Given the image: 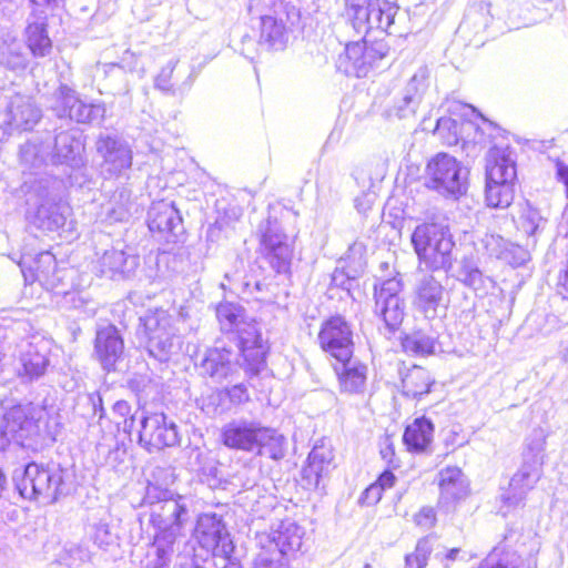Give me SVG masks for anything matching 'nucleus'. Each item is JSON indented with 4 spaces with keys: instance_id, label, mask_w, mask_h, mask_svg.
Here are the masks:
<instances>
[{
    "instance_id": "nucleus-1",
    "label": "nucleus",
    "mask_w": 568,
    "mask_h": 568,
    "mask_svg": "<svg viewBox=\"0 0 568 568\" xmlns=\"http://www.w3.org/2000/svg\"><path fill=\"white\" fill-rule=\"evenodd\" d=\"M143 500L150 506L149 523L154 529L153 536L159 537L162 542L170 540L180 544L191 517L186 498L149 481Z\"/></svg>"
},
{
    "instance_id": "nucleus-2",
    "label": "nucleus",
    "mask_w": 568,
    "mask_h": 568,
    "mask_svg": "<svg viewBox=\"0 0 568 568\" xmlns=\"http://www.w3.org/2000/svg\"><path fill=\"white\" fill-rule=\"evenodd\" d=\"M64 470L60 466L28 464L14 471L13 481L19 494L29 500L53 504L64 494Z\"/></svg>"
},
{
    "instance_id": "nucleus-3",
    "label": "nucleus",
    "mask_w": 568,
    "mask_h": 568,
    "mask_svg": "<svg viewBox=\"0 0 568 568\" xmlns=\"http://www.w3.org/2000/svg\"><path fill=\"white\" fill-rule=\"evenodd\" d=\"M410 240L420 264L433 271L452 267L455 242L447 225L423 223L416 226Z\"/></svg>"
},
{
    "instance_id": "nucleus-4",
    "label": "nucleus",
    "mask_w": 568,
    "mask_h": 568,
    "mask_svg": "<svg viewBox=\"0 0 568 568\" xmlns=\"http://www.w3.org/2000/svg\"><path fill=\"white\" fill-rule=\"evenodd\" d=\"M516 176V165L510 152L507 149L491 148L486 156L485 197L488 206L505 209L511 204Z\"/></svg>"
},
{
    "instance_id": "nucleus-5",
    "label": "nucleus",
    "mask_w": 568,
    "mask_h": 568,
    "mask_svg": "<svg viewBox=\"0 0 568 568\" xmlns=\"http://www.w3.org/2000/svg\"><path fill=\"white\" fill-rule=\"evenodd\" d=\"M175 317L166 311L156 310L144 317L148 351L154 358L164 362L181 346V336L175 327Z\"/></svg>"
},
{
    "instance_id": "nucleus-6",
    "label": "nucleus",
    "mask_w": 568,
    "mask_h": 568,
    "mask_svg": "<svg viewBox=\"0 0 568 568\" xmlns=\"http://www.w3.org/2000/svg\"><path fill=\"white\" fill-rule=\"evenodd\" d=\"M467 171L454 156L438 153L426 166V186L443 195L458 196L466 192Z\"/></svg>"
},
{
    "instance_id": "nucleus-7",
    "label": "nucleus",
    "mask_w": 568,
    "mask_h": 568,
    "mask_svg": "<svg viewBox=\"0 0 568 568\" xmlns=\"http://www.w3.org/2000/svg\"><path fill=\"white\" fill-rule=\"evenodd\" d=\"M397 10L389 0H351L347 17L358 31L379 30L390 34Z\"/></svg>"
},
{
    "instance_id": "nucleus-8",
    "label": "nucleus",
    "mask_w": 568,
    "mask_h": 568,
    "mask_svg": "<svg viewBox=\"0 0 568 568\" xmlns=\"http://www.w3.org/2000/svg\"><path fill=\"white\" fill-rule=\"evenodd\" d=\"M402 291V280L396 276L374 285V314L384 322L389 333L398 329L405 316Z\"/></svg>"
},
{
    "instance_id": "nucleus-9",
    "label": "nucleus",
    "mask_w": 568,
    "mask_h": 568,
    "mask_svg": "<svg viewBox=\"0 0 568 568\" xmlns=\"http://www.w3.org/2000/svg\"><path fill=\"white\" fill-rule=\"evenodd\" d=\"M258 232L262 254L271 267L276 273H287L291 268L293 247L280 223L267 219L260 224Z\"/></svg>"
},
{
    "instance_id": "nucleus-10",
    "label": "nucleus",
    "mask_w": 568,
    "mask_h": 568,
    "mask_svg": "<svg viewBox=\"0 0 568 568\" xmlns=\"http://www.w3.org/2000/svg\"><path fill=\"white\" fill-rule=\"evenodd\" d=\"M41 412L31 404L16 405L8 409L2 419L21 447L37 450L41 439Z\"/></svg>"
},
{
    "instance_id": "nucleus-11",
    "label": "nucleus",
    "mask_w": 568,
    "mask_h": 568,
    "mask_svg": "<svg viewBox=\"0 0 568 568\" xmlns=\"http://www.w3.org/2000/svg\"><path fill=\"white\" fill-rule=\"evenodd\" d=\"M41 412L31 404L16 405L8 409L2 419L21 447L37 450L41 439Z\"/></svg>"
},
{
    "instance_id": "nucleus-12",
    "label": "nucleus",
    "mask_w": 568,
    "mask_h": 568,
    "mask_svg": "<svg viewBox=\"0 0 568 568\" xmlns=\"http://www.w3.org/2000/svg\"><path fill=\"white\" fill-rule=\"evenodd\" d=\"M41 412L31 404L16 405L8 409L2 419L21 447L37 450L41 439Z\"/></svg>"
},
{
    "instance_id": "nucleus-13",
    "label": "nucleus",
    "mask_w": 568,
    "mask_h": 568,
    "mask_svg": "<svg viewBox=\"0 0 568 568\" xmlns=\"http://www.w3.org/2000/svg\"><path fill=\"white\" fill-rule=\"evenodd\" d=\"M95 150L102 159L101 171L106 178L124 176L132 166L133 151L123 138L101 133L97 139Z\"/></svg>"
},
{
    "instance_id": "nucleus-14",
    "label": "nucleus",
    "mask_w": 568,
    "mask_h": 568,
    "mask_svg": "<svg viewBox=\"0 0 568 568\" xmlns=\"http://www.w3.org/2000/svg\"><path fill=\"white\" fill-rule=\"evenodd\" d=\"M195 538L200 546L211 551L214 557L227 559L234 550L222 518L215 514H203L197 518Z\"/></svg>"
},
{
    "instance_id": "nucleus-15",
    "label": "nucleus",
    "mask_w": 568,
    "mask_h": 568,
    "mask_svg": "<svg viewBox=\"0 0 568 568\" xmlns=\"http://www.w3.org/2000/svg\"><path fill=\"white\" fill-rule=\"evenodd\" d=\"M318 343L321 348L337 362L353 356V332L342 316H333L322 324Z\"/></svg>"
},
{
    "instance_id": "nucleus-16",
    "label": "nucleus",
    "mask_w": 568,
    "mask_h": 568,
    "mask_svg": "<svg viewBox=\"0 0 568 568\" xmlns=\"http://www.w3.org/2000/svg\"><path fill=\"white\" fill-rule=\"evenodd\" d=\"M140 424L139 442L149 452L172 447L180 442L178 426L163 413L143 415Z\"/></svg>"
},
{
    "instance_id": "nucleus-17",
    "label": "nucleus",
    "mask_w": 568,
    "mask_h": 568,
    "mask_svg": "<svg viewBox=\"0 0 568 568\" xmlns=\"http://www.w3.org/2000/svg\"><path fill=\"white\" fill-rule=\"evenodd\" d=\"M52 110L60 119L69 118L78 123H91L102 120L105 115L103 104H87L67 85H61L55 92Z\"/></svg>"
},
{
    "instance_id": "nucleus-18",
    "label": "nucleus",
    "mask_w": 568,
    "mask_h": 568,
    "mask_svg": "<svg viewBox=\"0 0 568 568\" xmlns=\"http://www.w3.org/2000/svg\"><path fill=\"white\" fill-rule=\"evenodd\" d=\"M239 334L243 368L248 375H257L265 366L267 346L255 323H242Z\"/></svg>"
},
{
    "instance_id": "nucleus-19",
    "label": "nucleus",
    "mask_w": 568,
    "mask_h": 568,
    "mask_svg": "<svg viewBox=\"0 0 568 568\" xmlns=\"http://www.w3.org/2000/svg\"><path fill=\"white\" fill-rule=\"evenodd\" d=\"M428 69L420 67L409 79L400 97L387 110L388 116L397 119H409L414 116L428 88Z\"/></svg>"
},
{
    "instance_id": "nucleus-20",
    "label": "nucleus",
    "mask_w": 568,
    "mask_h": 568,
    "mask_svg": "<svg viewBox=\"0 0 568 568\" xmlns=\"http://www.w3.org/2000/svg\"><path fill=\"white\" fill-rule=\"evenodd\" d=\"M41 116V110L31 97L16 94L0 112V126L28 131L39 122Z\"/></svg>"
},
{
    "instance_id": "nucleus-21",
    "label": "nucleus",
    "mask_w": 568,
    "mask_h": 568,
    "mask_svg": "<svg viewBox=\"0 0 568 568\" xmlns=\"http://www.w3.org/2000/svg\"><path fill=\"white\" fill-rule=\"evenodd\" d=\"M19 265L26 281L39 282L47 290H57L61 282L55 256L48 251L39 253L33 260L23 256Z\"/></svg>"
},
{
    "instance_id": "nucleus-22",
    "label": "nucleus",
    "mask_w": 568,
    "mask_h": 568,
    "mask_svg": "<svg viewBox=\"0 0 568 568\" xmlns=\"http://www.w3.org/2000/svg\"><path fill=\"white\" fill-rule=\"evenodd\" d=\"M138 265V255L116 247L105 250L94 262L98 274L111 280L129 277L134 273Z\"/></svg>"
},
{
    "instance_id": "nucleus-23",
    "label": "nucleus",
    "mask_w": 568,
    "mask_h": 568,
    "mask_svg": "<svg viewBox=\"0 0 568 568\" xmlns=\"http://www.w3.org/2000/svg\"><path fill=\"white\" fill-rule=\"evenodd\" d=\"M261 427L255 420L233 419L223 426L221 440L227 448L251 453L256 448Z\"/></svg>"
},
{
    "instance_id": "nucleus-24",
    "label": "nucleus",
    "mask_w": 568,
    "mask_h": 568,
    "mask_svg": "<svg viewBox=\"0 0 568 568\" xmlns=\"http://www.w3.org/2000/svg\"><path fill=\"white\" fill-rule=\"evenodd\" d=\"M304 530L294 521L286 519L272 528L270 534L262 535L260 542H268L271 551L277 557H286L301 549Z\"/></svg>"
},
{
    "instance_id": "nucleus-25",
    "label": "nucleus",
    "mask_w": 568,
    "mask_h": 568,
    "mask_svg": "<svg viewBox=\"0 0 568 568\" xmlns=\"http://www.w3.org/2000/svg\"><path fill=\"white\" fill-rule=\"evenodd\" d=\"M94 352L105 371L115 368V364L122 358L124 342L114 325L101 326L97 331Z\"/></svg>"
},
{
    "instance_id": "nucleus-26",
    "label": "nucleus",
    "mask_w": 568,
    "mask_h": 568,
    "mask_svg": "<svg viewBox=\"0 0 568 568\" xmlns=\"http://www.w3.org/2000/svg\"><path fill=\"white\" fill-rule=\"evenodd\" d=\"M541 476L542 466L538 460H523L520 468L510 479L509 489L503 497L504 501L509 506L519 505L535 488Z\"/></svg>"
},
{
    "instance_id": "nucleus-27",
    "label": "nucleus",
    "mask_w": 568,
    "mask_h": 568,
    "mask_svg": "<svg viewBox=\"0 0 568 568\" xmlns=\"http://www.w3.org/2000/svg\"><path fill=\"white\" fill-rule=\"evenodd\" d=\"M148 225L151 232L176 237L182 231V217L173 202L159 201L148 212Z\"/></svg>"
},
{
    "instance_id": "nucleus-28",
    "label": "nucleus",
    "mask_w": 568,
    "mask_h": 568,
    "mask_svg": "<svg viewBox=\"0 0 568 568\" xmlns=\"http://www.w3.org/2000/svg\"><path fill=\"white\" fill-rule=\"evenodd\" d=\"M334 454L331 445L321 440L315 444L303 468V479L310 488H317L323 478L327 477L334 468Z\"/></svg>"
},
{
    "instance_id": "nucleus-29",
    "label": "nucleus",
    "mask_w": 568,
    "mask_h": 568,
    "mask_svg": "<svg viewBox=\"0 0 568 568\" xmlns=\"http://www.w3.org/2000/svg\"><path fill=\"white\" fill-rule=\"evenodd\" d=\"M232 358V352L226 348H209L200 362L201 373L216 382H222L233 376L239 369V364Z\"/></svg>"
},
{
    "instance_id": "nucleus-30",
    "label": "nucleus",
    "mask_w": 568,
    "mask_h": 568,
    "mask_svg": "<svg viewBox=\"0 0 568 568\" xmlns=\"http://www.w3.org/2000/svg\"><path fill=\"white\" fill-rule=\"evenodd\" d=\"M416 306L426 315L434 317L443 305L444 287L433 274H424L416 284Z\"/></svg>"
},
{
    "instance_id": "nucleus-31",
    "label": "nucleus",
    "mask_w": 568,
    "mask_h": 568,
    "mask_svg": "<svg viewBox=\"0 0 568 568\" xmlns=\"http://www.w3.org/2000/svg\"><path fill=\"white\" fill-rule=\"evenodd\" d=\"M339 366L334 369L338 377L339 388L344 393L359 394L365 390L367 366L353 356L346 361H338Z\"/></svg>"
},
{
    "instance_id": "nucleus-32",
    "label": "nucleus",
    "mask_w": 568,
    "mask_h": 568,
    "mask_svg": "<svg viewBox=\"0 0 568 568\" xmlns=\"http://www.w3.org/2000/svg\"><path fill=\"white\" fill-rule=\"evenodd\" d=\"M480 244L488 255L505 260L514 265H521L528 257L527 251L507 242L497 234L486 233L480 239Z\"/></svg>"
},
{
    "instance_id": "nucleus-33",
    "label": "nucleus",
    "mask_w": 568,
    "mask_h": 568,
    "mask_svg": "<svg viewBox=\"0 0 568 568\" xmlns=\"http://www.w3.org/2000/svg\"><path fill=\"white\" fill-rule=\"evenodd\" d=\"M179 62V58H172L168 61V63L161 69V71L154 78L155 89L172 97H183L190 91L199 71L195 70V67L193 65L186 79L181 84H175L172 82V75Z\"/></svg>"
},
{
    "instance_id": "nucleus-34",
    "label": "nucleus",
    "mask_w": 568,
    "mask_h": 568,
    "mask_svg": "<svg viewBox=\"0 0 568 568\" xmlns=\"http://www.w3.org/2000/svg\"><path fill=\"white\" fill-rule=\"evenodd\" d=\"M48 354L47 343L28 344L20 357L22 375L31 381L44 375L50 364Z\"/></svg>"
},
{
    "instance_id": "nucleus-35",
    "label": "nucleus",
    "mask_w": 568,
    "mask_h": 568,
    "mask_svg": "<svg viewBox=\"0 0 568 568\" xmlns=\"http://www.w3.org/2000/svg\"><path fill=\"white\" fill-rule=\"evenodd\" d=\"M65 207H63L54 197L47 196L38 205L32 224L43 231H55L65 223Z\"/></svg>"
},
{
    "instance_id": "nucleus-36",
    "label": "nucleus",
    "mask_w": 568,
    "mask_h": 568,
    "mask_svg": "<svg viewBox=\"0 0 568 568\" xmlns=\"http://www.w3.org/2000/svg\"><path fill=\"white\" fill-rule=\"evenodd\" d=\"M435 379L430 373L420 367L413 366L402 377V394L408 398L420 400L430 393Z\"/></svg>"
},
{
    "instance_id": "nucleus-37",
    "label": "nucleus",
    "mask_w": 568,
    "mask_h": 568,
    "mask_svg": "<svg viewBox=\"0 0 568 568\" xmlns=\"http://www.w3.org/2000/svg\"><path fill=\"white\" fill-rule=\"evenodd\" d=\"M43 13L34 6V11L39 13L41 21L32 22L27 27V43L34 57H45L50 53L52 43L47 32L44 22L48 8H43Z\"/></svg>"
},
{
    "instance_id": "nucleus-38",
    "label": "nucleus",
    "mask_w": 568,
    "mask_h": 568,
    "mask_svg": "<svg viewBox=\"0 0 568 568\" xmlns=\"http://www.w3.org/2000/svg\"><path fill=\"white\" fill-rule=\"evenodd\" d=\"M439 488L442 498L446 500H459L468 494L467 480L457 467H447L440 470Z\"/></svg>"
},
{
    "instance_id": "nucleus-39",
    "label": "nucleus",
    "mask_w": 568,
    "mask_h": 568,
    "mask_svg": "<svg viewBox=\"0 0 568 568\" xmlns=\"http://www.w3.org/2000/svg\"><path fill=\"white\" fill-rule=\"evenodd\" d=\"M434 426L425 417L416 418L409 424L403 436V440L409 450L424 452L433 440Z\"/></svg>"
},
{
    "instance_id": "nucleus-40",
    "label": "nucleus",
    "mask_w": 568,
    "mask_h": 568,
    "mask_svg": "<svg viewBox=\"0 0 568 568\" xmlns=\"http://www.w3.org/2000/svg\"><path fill=\"white\" fill-rule=\"evenodd\" d=\"M347 62L344 67L346 74L354 75L356 78L366 77L371 67L368 59L366 58V41H356L349 43L345 48V57L339 59L341 67Z\"/></svg>"
},
{
    "instance_id": "nucleus-41",
    "label": "nucleus",
    "mask_w": 568,
    "mask_h": 568,
    "mask_svg": "<svg viewBox=\"0 0 568 568\" xmlns=\"http://www.w3.org/2000/svg\"><path fill=\"white\" fill-rule=\"evenodd\" d=\"M83 145L68 132H61L55 136L52 160L57 164L78 165Z\"/></svg>"
},
{
    "instance_id": "nucleus-42",
    "label": "nucleus",
    "mask_w": 568,
    "mask_h": 568,
    "mask_svg": "<svg viewBox=\"0 0 568 568\" xmlns=\"http://www.w3.org/2000/svg\"><path fill=\"white\" fill-rule=\"evenodd\" d=\"M131 207V192L126 187H121L102 205V211L110 222H122L130 216Z\"/></svg>"
},
{
    "instance_id": "nucleus-43",
    "label": "nucleus",
    "mask_w": 568,
    "mask_h": 568,
    "mask_svg": "<svg viewBox=\"0 0 568 568\" xmlns=\"http://www.w3.org/2000/svg\"><path fill=\"white\" fill-rule=\"evenodd\" d=\"M402 346L406 353L430 355L435 353L436 335L429 329L417 328L403 337Z\"/></svg>"
},
{
    "instance_id": "nucleus-44",
    "label": "nucleus",
    "mask_w": 568,
    "mask_h": 568,
    "mask_svg": "<svg viewBox=\"0 0 568 568\" xmlns=\"http://www.w3.org/2000/svg\"><path fill=\"white\" fill-rule=\"evenodd\" d=\"M255 450L261 456L281 459L285 454V438L277 430L262 426Z\"/></svg>"
},
{
    "instance_id": "nucleus-45",
    "label": "nucleus",
    "mask_w": 568,
    "mask_h": 568,
    "mask_svg": "<svg viewBox=\"0 0 568 568\" xmlns=\"http://www.w3.org/2000/svg\"><path fill=\"white\" fill-rule=\"evenodd\" d=\"M286 31L281 20L272 16L261 18V40L272 49H283L285 44Z\"/></svg>"
},
{
    "instance_id": "nucleus-46",
    "label": "nucleus",
    "mask_w": 568,
    "mask_h": 568,
    "mask_svg": "<svg viewBox=\"0 0 568 568\" xmlns=\"http://www.w3.org/2000/svg\"><path fill=\"white\" fill-rule=\"evenodd\" d=\"M0 65L9 69H24L27 59L22 52V44L16 39H4L0 41Z\"/></svg>"
},
{
    "instance_id": "nucleus-47",
    "label": "nucleus",
    "mask_w": 568,
    "mask_h": 568,
    "mask_svg": "<svg viewBox=\"0 0 568 568\" xmlns=\"http://www.w3.org/2000/svg\"><path fill=\"white\" fill-rule=\"evenodd\" d=\"M74 412L85 419L98 417L100 420L104 415L100 394L98 392L79 394L74 405Z\"/></svg>"
},
{
    "instance_id": "nucleus-48",
    "label": "nucleus",
    "mask_w": 568,
    "mask_h": 568,
    "mask_svg": "<svg viewBox=\"0 0 568 568\" xmlns=\"http://www.w3.org/2000/svg\"><path fill=\"white\" fill-rule=\"evenodd\" d=\"M546 440L547 434L542 428L532 429L530 435L526 438L524 460H538L540 466H544Z\"/></svg>"
},
{
    "instance_id": "nucleus-49",
    "label": "nucleus",
    "mask_w": 568,
    "mask_h": 568,
    "mask_svg": "<svg viewBox=\"0 0 568 568\" xmlns=\"http://www.w3.org/2000/svg\"><path fill=\"white\" fill-rule=\"evenodd\" d=\"M178 545L170 540L162 542L159 537L153 536L154 556L148 559L146 568H169L172 557L178 550Z\"/></svg>"
},
{
    "instance_id": "nucleus-50",
    "label": "nucleus",
    "mask_w": 568,
    "mask_h": 568,
    "mask_svg": "<svg viewBox=\"0 0 568 568\" xmlns=\"http://www.w3.org/2000/svg\"><path fill=\"white\" fill-rule=\"evenodd\" d=\"M478 568H536L530 560H523L516 555L498 558V554L494 550L479 565Z\"/></svg>"
},
{
    "instance_id": "nucleus-51",
    "label": "nucleus",
    "mask_w": 568,
    "mask_h": 568,
    "mask_svg": "<svg viewBox=\"0 0 568 568\" xmlns=\"http://www.w3.org/2000/svg\"><path fill=\"white\" fill-rule=\"evenodd\" d=\"M433 551L432 538L423 537L417 541L414 552L406 555L405 568H425Z\"/></svg>"
},
{
    "instance_id": "nucleus-52",
    "label": "nucleus",
    "mask_w": 568,
    "mask_h": 568,
    "mask_svg": "<svg viewBox=\"0 0 568 568\" xmlns=\"http://www.w3.org/2000/svg\"><path fill=\"white\" fill-rule=\"evenodd\" d=\"M545 225V220L540 213L530 206L525 209L519 219V227L528 236H535Z\"/></svg>"
},
{
    "instance_id": "nucleus-53",
    "label": "nucleus",
    "mask_w": 568,
    "mask_h": 568,
    "mask_svg": "<svg viewBox=\"0 0 568 568\" xmlns=\"http://www.w3.org/2000/svg\"><path fill=\"white\" fill-rule=\"evenodd\" d=\"M243 268V260L236 258L235 270L233 272H226L224 278L229 282L231 291L237 292L239 294L252 293L251 283L246 281L245 276H242Z\"/></svg>"
},
{
    "instance_id": "nucleus-54",
    "label": "nucleus",
    "mask_w": 568,
    "mask_h": 568,
    "mask_svg": "<svg viewBox=\"0 0 568 568\" xmlns=\"http://www.w3.org/2000/svg\"><path fill=\"white\" fill-rule=\"evenodd\" d=\"M216 316L227 329L237 328L242 324L241 310L234 304H220L216 308Z\"/></svg>"
},
{
    "instance_id": "nucleus-55",
    "label": "nucleus",
    "mask_w": 568,
    "mask_h": 568,
    "mask_svg": "<svg viewBox=\"0 0 568 568\" xmlns=\"http://www.w3.org/2000/svg\"><path fill=\"white\" fill-rule=\"evenodd\" d=\"M459 123L450 118H440L437 121L434 133L445 140L447 144H456L458 142Z\"/></svg>"
},
{
    "instance_id": "nucleus-56",
    "label": "nucleus",
    "mask_w": 568,
    "mask_h": 568,
    "mask_svg": "<svg viewBox=\"0 0 568 568\" xmlns=\"http://www.w3.org/2000/svg\"><path fill=\"white\" fill-rule=\"evenodd\" d=\"M462 276L463 283L475 291H485L493 285L491 278L484 276L478 268H465Z\"/></svg>"
},
{
    "instance_id": "nucleus-57",
    "label": "nucleus",
    "mask_w": 568,
    "mask_h": 568,
    "mask_svg": "<svg viewBox=\"0 0 568 568\" xmlns=\"http://www.w3.org/2000/svg\"><path fill=\"white\" fill-rule=\"evenodd\" d=\"M253 568H290V566L286 558L277 557L271 549H266L258 554Z\"/></svg>"
},
{
    "instance_id": "nucleus-58",
    "label": "nucleus",
    "mask_w": 568,
    "mask_h": 568,
    "mask_svg": "<svg viewBox=\"0 0 568 568\" xmlns=\"http://www.w3.org/2000/svg\"><path fill=\"white\" fill-rule=\"evenodd\" d=\"M240 215H241L240 211L236 207H232L229 211H225L224 216L216 219L214 224L209 227L207 239L213 241L214 236L216 235V232L229 226L231 223V220L232 221L239 220Z\"/></svg>"
},
{
    "instance_id": "nucleus-59",
    "label": "nucleus",
    "mask_w": 568,
    "mask_h": 568,
    "mask_svg": "<svg viewBox=\"0 0 568 568\" xmlns=\"http://www.w3.org/2000/svg\"><path fill=\"white\" fill-rule=\"evenodd\" d=\"M415 524L423 529H430L436 524V513L433 507H423L415 516Z\"/></svg>"
},
{
    "instance_id": "nucleus-60",
    "label": "nucleus",
    "mask_w": 568,
    "mask_h": 568,
    "mask_svg": "<svg viewBox=\"0 0 568 568\" xmlns=\"http://www.w3.org/2000/svg\"><path fill=\"white\" fill-rule=\"evenodd\" d=\"M387 53V47L383 41H376L371 44L366 42V58L368 59L371 67H373L378 60L383 59Z\"/></svg>"
},
{
    "instance_id": "nucleus-61",
    "label": "nucleus",
    "mask_w": 568,
    "mask_h": 568,
    "mask_svg": "<svg viewBox=\"0 0 568 568\" xmlns=\"http://www.w3.org/2000/svg\"><path fill=\"white\" fill-rule=\"evenodd\" d=\"M226 394L234 405H241L248 400L247 388L243 384H237L226 389Z\"/></svg>"
},
{
    "instance_id": "nucleus-62",
    "label": "nucleus",
    "mask_w": 568,
    "mask_h": 568,
    "mask_svg": "<svg viewBox=\"0 0 568 568\" xmlns=\"http://www.w3.org/2000/svg\"><path fill=\"white\" fill-rule=\"evenodd\" d=\"M383 495V490L375 483L368 486L361 496V501L367 506L377 504Z\"/></svg>"
},
{
    "instance_id": "nucleus-63",
    "label": "nucleus",
    "mask_w": 568,
    "mask_h": 568,
    "mask_svg": "<svg viewBox=\"0 0 568 568\" xmlns=\"http://www.w3.org/2000/svg\"><path fill=\"white\" fill-rule=\"evenodd\" d=\"M395 475L389 470H385L383 474H381L375 484L379 486V488L384 491L385 489L392 488L395 485Z\"/></svg>"
},
{
    "instance_id": "nucleus-64",
    "label": "nucleus",
    "mask_w": 568,
    "mask_h": 568,
    "mask_svg": "<svg viewBox=\"0 0 568 568\" xmlns=\"http://www.w3.org/2000/svg\"><path fill=\"white\" fill-rule=\"evenodd\" d=\"M221 393L212 394L207 397L209 403L203 404L202 409L206 414L216 415L219 414L217 403L221 400Z\"/></svg>"
}]
</instances>
